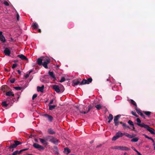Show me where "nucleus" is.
Returning a JSON list of instances; mask_svg holds the SVG:
<instances>
[{
  "label": "nucleus",
  "mask_w": 155,
  "mask_h": 155,
  "mask_svg": "<svg viewBox=\"0 0 155 155\" xmlns=\"http://www.w3.org/2000/svg\"><path fill=\"white\" fill-rule=\"evenodd\" d=\"M46 141L48 142V141L53 143L54 144H58V140L56 138L52 136L48 135L45 137Z\"/></svg>",
  "instance_id": "obj_1"
},
{
  "label": "nucleus",
  "mask_w": 155,
  "mask_h": 155,
  "mask_svg": "<svg viewBox=\"0 0 155 155\" xmlns=\"http://www.w3.org/2000/svg\"><path fill=\"white\" fill-rule=\"evenodd\" d=\"M21 143H22L21 142L18 141V140H14V143L8 147L9 151H13L14 148H16L17 146L21 145Z\"/></svg>",
  "instance_id": "obj_2"
},
{
  "label": "nucleus",
  "mask_w": 155,
  "mask_h": 155,
  "mask_svg": "<svg viewBox=\"0 0 155 155\" xmlns=\"http://www.w3.org/2000/svg\"><path fill=\"white\" fill-rule=\"evenodd\" d=\"M113 149H116L122 150H130V148L126 147H123V146H116L111 147Z\"/></svg>",
  "instance_id": "obj_3"
},
{
  "label": "nucleus",
  "mask_w": 155,
  "mask_h": 155,
  "mask_svg": "<svg viewBox=\"0 0 155 155\" xmlns=\"http://www.w3.org/2000/svg\"><path fill=\"white\" fill-rule=\"evenodd\" d=\"M92 81L93 79L91 77L88 78L87 80L84 79L80 83V85H82L86 84H89Z\"/></svg>",
  "instance_id": "obj_4"
},
{
  "label": "nucleus",
  "mask_w": 155,
  "mask_h": 155,
  "mask_svg": "<svg viewBox=\"0 0 155 155\" xmlns=\"http://www.w3.org/2000/svg\"><path fill=\"white\" fill-rule=\"evenodd\" d=\"M50 59H45L43 60L42 65L45 68H48V64L50 62Z\"/></svg>",
  "instance_id": "obj_5"
},
{
  "label": "nucleus",
  "mask_w": 155,
  "mask_h": 155,
  "mask_svg": "<svg viewBox=\"0 0 155 155\" xmlns=\"http://www.w3.org/2000/svg\"><path fill=\"white\" fill-rule=\"evenodd\" d=\"M144 128L150 132L151 134H155V133L153 131L154 129L150 127L148 125L145 124Z\"/></svg>",
  "instance_id": "obj_6"
},
{
  "label": "nucleus",
  "mask_w": 155,
  "mask_h": 155,
  "mask_svg": "<svg viewBox=\"0 0 155 155\" xmlns=\"http://www.w3.org/2000/svg\"><path fill=\"white\" fill-rule=\"evenodd\" d=\"M33 146L35 148H37L39 150H44V147L40 145L37 143H34Z\"/></svg>",
  "instance_id": "obj_7"
},
{
  "label": "nucleus",
  "mask_w": 155,
  "mask_h": 155,
  "mask_svg": "<svg viewBox=\"0 0 155 155\" xmlns=\"http://www.w3.org/2000/svg\"><path fill=\"white\" fill-rule=\"evenodd\" d=\"M136 121L137 122V123H135L137 125L139 126H140L141 127H144V126H145V124H144L142 123V124H141V120H140V119L139 118H137L136 119Z\"/></svg>",
  "instance_id": "obj_8"
},
{
  "label": "nucleus",
  "mask_w": 155,
  "mask_h": 155,
  "mask_svg": "<svg viewBox=\"0 0 155 155\" xmlns=\"http://www.w3.org/2000/svg\"><path fill=\"white\" fill-rule=\"evenodd\" d=\"M43 116L45 117L48 119V120L49 122L52 121L53 120V118L52 116L51 115H49L48 114H45Z\"/></svg>",
  "instance_id": "obj_9"
},
{
  "label": "nucleus",
  "mask_w": 155,
  "mask_h": 155,
  "mask_svg": "<svg viewBox=\"0 0 155 155\" xmlns=\"http://www.w3.org/2000/svg\"><path fill=\"white\" fill-rule=\"evenodd\" d=\"M28 148H25V149H23L21 150L20 151L18 150H16L14 151V152H13L12 153V155H16L17 154H20L22 153V152L23 151H25L26 150H28Z\"/></svg>",
  "instance_id": "obj_10"
},
{
  "label": "nucleus",
  "mask_w": 155,
  "mask_h": 155,
  "mask_svg": "<svg viewBox=\"0 0 155 155\" xmlns=\"http://www.w3.org/2000/svg\"><path fill=\"white\" fill-rule=\"evenodd\" d=\"M52 88L56 92L58 93L60 92V87L59 86L56 85H54L52 86Z\"/></svg>",
  "instance_id": "obj_11"
},
{
  "label": "nucleus",
  "mask_w": 155,
  "mask_h": 155,
  "mask_svg": "<svg viewBox=\"0 0 155 155\" xmlns=\"http://www.w3.org/2000/svg\"><path fill=\"white\" fill-rule=\"evenodd\" d=\"M44 139H41V138H39V140L43 144L47 145L48 144V143L46 142L45 137H44Z\"/></svg>",
  "instance_id": "obj_12"
},
{
  "label": "nucleus",
  "mask_w": 155,
  "mask_h": 155,
  "mask_svg": "<svg viewBox=\"0 0 155 155\" xmlns=\"http://www.w3.org/2000/svg\"><path fill=\"white\" fill-rule=\"evenodd\" d=\"M4 53L5 55L9 56L11 53V51L8 48H6L4 51Z\"/></svg>",
  "instance_id": "obj_13"
},
{
  "label": "nucleus",
  "mask_w": 155,
  "mask_h": 155,
  "mask_svg": "<svg viewBox=\"0 0 155 155\" xmlns=\"http://www.w3.org/2000/svg\"><path fill=\"white\" fill-rule=\"evenodd\" d=\"M47 132L48 134L53 135L56 134V132L51 128H49L47 130Z\"/></svg>",
  "instance_id": "obj_14"
},
{
  "label": "nucleus",
  "mask_w": 155,
  "mask_h": 155,
  "mask_svg": "<svg viewBox=\"0 0 155 155\" xmlns=\"http://www.w3.org/2000/svg\"><path fill=\"white\" fill-rule=\"evenodd\" d=\"M18 57H19V58H20L21 59L23 60H25L27 61H28V59L25 56L23 55V54H19L17 56Z\"/></svg>",
  "instance_id": "obj_15"
},
{
  "label": "nucleus",
  "mask_w": 155,
  "mask_h": 155,
  "mask_svg": "<svg viewBox=\"0 0 155 155\" xmlns=\"http://www.w3.org/2000/svg\"><path fill=\"white\" fill-rule=\"evenodd\" d=\"M93 108V107L92 106H91V105H89L88 106V108L87 110L86 111H80V113H82V114H87L88 113V112H89V111L90 110Z\"/></svg>",
  "instance_id": "obj_16"
},
{
  "label": "nucleus",
  "mask_w": 155,
  "mask_h": 155,
  "mask_svg": "<svg viewBox=\"0 0 155 155\" xmlns=\"http://www.w3.org/2000/svg\"><path fill=\"white\" fill-rule=\"evenodd\" d=\"M116 134L117 135V136L118 137V138L119 137H122V136L124 135H125V132L124 133H122L120 131H119L117 132Z\"/></svg>",
  "instance_id": "obj_17"
},
{
  "label": "nucleus",
  "mask_w": 155,
  "mask_h": 155,
  "mask_svg": "<svg viewBox=\"0 0 155 155\" xmlns=\"http://www.w3.org/2000/svg\"><path fill=\"white\" fill-rule=\"evenodd\" d=\"M44 87L45 86L44 85H42L41 87H39V86H38L37 87V91L43 92V89L44 88Z\"/></svg>",
  "instance_id": "obj_18"
},
{
  "label": "nucleus",
  "mask_w": 155,
  "mask_h": 155,
  "mask_svg": "<svg viewBox=\"0 0 155 155\" xmlns=\"http://www.w3.org/2000/svg\"><path fill=\"white\" fill-rule=\"evenodd\" d=\"M53 153L56 155H58L59 154L58 148L57 147H53Z\"/></svg>",
  "instance_id": "obj_19"
},
{
  "label": "nucleus",
  "mask_w": 155,
  "mask_h": 155,
  "mask_svg": "<svg viewBox=\"0 0 155 155\" xmlns=\"http://www.w3.org/2000/svg\"><path fill=\"white\" fill-rule=\"evenodd\" d=\"M48 74L51 77L53 78L54 79H56L55 74H54L53 72L49 71L48 72Z\"/></svg>",
  "instance_id": "obj_20"
},
{
  "label": "nucleus",
  "mask_w": 155,
  "mask_h": 155,
  "mask_svg": "<svg viewBox=\"0 0 155 155\" xmlns=\"http://www.w3.org/2000/svg\"><path fill=\"white\" fill-rule=\"evenodd\" d=\"M125 135L126 137H127L129 138H132L135 137V135L132 134L130 135L129 134H128L127 133L125 132Z\"/></svg>",
  "instance_id": "obj_21"
},
{
  "label": "nucleus",
  "mask_w": 155,
  "mask_h": 155,
  "mask_svg": "<svg viewBox=\"0 0 155 155\" xmlns=\"http://www.w3.org/2000/svg\"><path fill=\"white\" fill-rule=\"evenodd\" d=\"M3 33H2L0 35V40L1 41H2V42L4 43L5 42V38L4 35H2Z\"/></svg>",
  "instance_id": "obj_22"
},
{
  "label": "nucleus",
  "mask_w": 155,
  "mask_h": 155,
  "mask_svg": "<svg viewBox=\"0 0 155 155\" xmlns=\"http://www.w3.org/2000/svg\"><path fill=\"white\" fill-rule=\"evenodd\" d=\"M11 100H12L11 101V103L12 104L15 101L14 98H12V97H8L6 101L7 102H9L10 103V101Z\"/></svg>",
  "instance_id": "obj_23"
},
{
  "label": "nucleus",
  "mask_w": 155,
  "mask_h": 155,
  "mask_svg": "<svg viewBox=\"0 0 155 155\" xmlns=\"http://www.w3.org/2000/svg\"><path fill=\"white\" fill-rule=\"evenodd\" d=\"M5 95L8 96H12V97H14V94L12 91H9L7 92L6 93Z\"/></svg>",
  "instance_id": "obj_24"
},
{
  "label": "nucleus",
  "mask_w": 155,
  "mask_h": 155,
  "mask_svg": "<svg viewBox=\"0 0 155 155\" xmlns=\"http://www.w3.org/2000/svg\"><path fill=\"white\" fill-rule=\"evenodd\" d=\"M43 60L40 58H39L37 60V63L39 65H42Z\"/></svg>",
  "instance_id": "obj_25"
},
{
  "label": "nucleus",
  "mask_w": 155,
  "mask_h": 155,
  "mask_svg": "<svg viewBox=\"0 0 155 155\" xmlns=\"http://www.w3.org/2000/svg\"><path fill=\"white\" fill-rule=\"evenodd\" d=\"M121 115L120 114H118V115L115 116L114 117V122H116L117 121H118V120L119 118H120V117Z\"/></svg>",
  "instance_id": "obj_26"
},
{
  "label": "nucleus",
  "mask_w": 155,
  "mask_h": 155,
  "mask_svg": "<svg viewBox=\"0 0 155 155\" xmlns=\"http://www.w3.org/2000/svg\"><path fill=\"white\" fill-rule=\"evenodd\" d=\"M80 82L79 81H77L76 80H74L72 81L73 85L72 86H74L75 85H77L79 84H80Z\"/></svg>",
  "instance_id": "obj_27"
},
{
  "label": "nucleus",
  "mask_w": 155,
  "mask_h": 155,
  "mask_svg": "<svg viewBox=\"0 0 155 155\" xmlns=\"http://www.w3.org/2000/svg\"><path fill=\"white\" fill-rule=\"evenodd\" d=\"M108 118L109 120L108 122L110 123L113 119L114 117L111 114H110Z\"/></svg>",
  "instance_id": "obj_28"
},
{
  "label": "nucleus",
  "mask_w": 155,
  "mask_h": 155,
  "mask_svg": "<svg viewBox=\"0 0 155 155\" xmlns=\"http://www.w3.org/2000/svg\"><path fill=\"white\" fill-rule=\"evenodd\" d=\"M64 153H65L68 154L70 153L71 150L68 147H66L64 148Z\"/></svg>",
  "instance_id": "obj_29"
},
{
  "label": "nucleus",
  "mask_w": 155,
  "mask_h": 155,
  "mask_svg": "<svg viewBox=\"0 0 155 155\" xmlns=\"http://www.w3.org/2000/svg\"><path fill=\"white\" fill-rule=\"evenodd\" d=\"M129 101H130V103L133 104L134 106H135L136 107H137V104L135 103V102L132 99H130L129 100Z\"/></svg>",
  "instance_id": "obj_30"
},
{
  "label": "nucleus",
  "mask_w": 155,
  "mask_h": 155,
  "mask_svg": "<svg viewBox=\"0 0 155 155\" xmlns=\"http://www.w3.org/2000/svg\"><path fill=\"white\" fill-rule=\"evenodd\" d=\"M7 101H4L2 102V105L3 107H7L8 105V103H7Z\"/></svg>",
  "instance_id": "obj_31"
},
{
  "label": "nucleus",
  "mask_w": 155,
  "mask_h": 155,
  "mask_svg": "<svg viewBox=\"0 0 155 155\" xmlns=\"http://www.w3.org/2000/svg\"><path fill=\"white\" fill-rule=\"evenodd\" d=\"M143 112L148 117H150L151 114V112L149 111H143Z\"/></svg>",
  "instance_id": "obj_32"
},
{
  "label": "nucleus",
  "mask_w": 155,
  "mask_h": 155,
  "mask_svg": "<svg viewBox=\"0 0 155 155\" xmlns=\"http://www.w3.org/2000/svg\"><path fill=\"white\" fill-rule=\"evenodd\" d=\"M7 85H3L2 86L1 89L4 92H5V89L7 88Z\"/></svg>",
  "instance_id": "obj_33"
},
{
  "label": "nucleus",
  "mask_w": 155,
  "mask_h": 155,
  "mask_svg": "<svg viewBox=\"0 0 155 155\" xmlns=\"http://www.w3.org/2000/svg\"><path fill=\"white\" fill-rule=\"evenodd\" d=\"M95 107L96 108H97L98 110H99L102 108V105H101V104H98L97 105H96Z\"/></svg>",
  "instance_id": "obj_34"
},
{
  "label": "nucleus",
  "mask_w": 155,
  "mask_h": 155,
  "mask_svg": "<svg viewBox=\"0 0 155 155\" xmlns=\"http://www.w3.org/2000/svg\"><path fill=\"white\" fill-rule=\"evenodd\" d=\"M139 140L138 138L137 137H133L131 140L132 142H137Z\"/></svg>",
  "instance_id": "obj_35"
},
{
  "label": "nucleus",
  "mask_w": 155,
  "mask_h": 155,
  "mask_svg": "<svg viewBox=\"0 0 155 155\" xmlns=\"http://www.w3.org/2000/svg\"><path fill=\"white\" fill-rule=\"evenodd\" d=\"M56 105H49V109L50 110H52L56 107Z\"/></svg>",
  "instance_id": "obj_36"
},
{
  "label": "nucleus",
  "mask_w": 155,
  "mask_h": 155,
  "mask_svg": "<svg viewBox=\"0 0 155 155\" xmlns=\"http://www.w3.org/2000/svg\"><path fill=\"white\" fill-rule=\"evenodd\" d=\"M120 124H122V126L124 127H127V128H129V127L128 126H127L126 124L123 123V122H120Z\"/></svg>",
  "instance_id": "obj_37"
},
{
  "label": "nucleus",
  "mask_w": 155,
  "mask_h": 155,
  "mask_svg": "<svg viewBox=\"0 0 155 155\" xmlns=\"http://www.w3.org/2000/svg\"><path fill=\"white\" fill-rule=\"evenodd\" d=\"M135 109H136V112H137V113L139 114H140V113H141V110H140V109H137V106L136 107H135Z\"/></svg>",
  "instance_id": "obj_38"
},
{
  "label": "nucleus",
  "mask_w": 155,
  "mask_h": 155,
  "mask_svg": "<svg viewBox=\"0 0 155 155\" xmlns=\"http://www.w3.org/2000/svg\"><path fill=\"white\" fill-rule=\"evenodd\" d=\"M60 92L62 93L64 90V87L62 85H61V87H60Z\"/></svg>",
  "instance_id": "obj_39"
},
{
  "label": "nucleus",
  "mask_w": 155,
  "mask_h": 155,
  "mask_svg": "<svg viewBox=\"0 0 155 155\" xmlns=\"http://www.w3.org/2000/svg\"><path fill=\"white\" fill-rule=\"evenodd\" d=\"M32 26L34 28H37L38 27L37 23L35 22L32 25Z\"/></svg>",
  "instance_id": "obj_40"
},
{
  "label": "nucleus",
  "mask_w": 155,
  "mask_h": 155,
  "mask_svg": "<svg viewBox=\"0 0 155 155\" xmlns=\"http://www.w3.org/2000/svg\"><path fill=\"white\" fill-rule=\"evenodd\" d=\"M120 121H117L116 122H114V126L116 127H118L119 124H120Z\"/></svg>",
  "instance_id": "obj_41"
},
{
  "label": "nucleus",
  "mask_w": 155,
  "mask_h": 155,
  "mask_svg": "<svg viewBox=\"0 0 155 155\" xmlns=\"http://www.w3.org/2000/svg\"><path fill=\"white\" fill-rule=\"evenodd\" d=\"M118 137L117 136V135L115 134V136H114L112 138V140H116L118 139Z\"/></svg>",
  "instance_id": "obj_42"
},
{
  "label": "nucleus",
  "mask_w": 155,
  "mask_h": 155,
  "mask_svg": "<svg viewBox=\"0 0 155 155\" xmlns=\"http://www.w3.org/2000/svg\"><path fill=\"white\" fill-rule=\"evenodd\" d=\"M128 123L131 125L132 126H134V124L133 122L132 121L130 120H129L128 121Z\"/></svg>",
  "instance_id": "obj_43"
},
{
  "label": "nucleus",
  "mask_w": 155,
  "mask_h": 155,
  "mask_svg": "<svg viewBox=\"0 0 155 155\" xmlns=\"http://www.w3.org/2000/svg\"><path fill=\"white\" fill-rule=\"evenodd\" d=\"M14 88L15 89L17 90H20L21 89V87H14Z\"/></svg>",
  "instance_id": "obj_44"
},
{
  "label": "nucleus",
  "mask_w": 155,
  "mask_h": 155,
  "mask_svg": "<svg viewBox=\"0 0 155 155\" xmlns=\"http://www.w3.org/2000/svg\"><path fill=\"white\" fill-rule=\"evenodd\" d=\"M65 79L64 77H62L60 81V82H63L65 81Z\"/></svg>",
  "instance_id": "obj_45"
},
{
  "label": "nucleus",
  "mask_w": 155,
  "mask_h": 155,
  "mask_svg": "<svg viewBox=\"0 0 155 155\" xmlns=\"http://www.w3.org/2000/svg\"><path fill=\"white\" fill-rule=\"evenodd\" d=\"M37 94H35L33 95V97H32V100H34V99L36 97H37Z\"/></svg>",
  "instance_id": "obj_46"
},
{
  "label": "nucleus",
  "mask_w": 155,
  "mask_h": 155,
  "mask_svg": "<svg viewBox=\"0 0 155 155\" xmlns=\"http://www.w3.org/2000/svg\"><path fill=\"white\" fill-rule=\"evenodd\" d=\"M15 80V78H13L12 80H10V82L12 83H14Z\"/></svg>",
  "instance_id": "obj_47"
},
{
  "label": "nucleus",
  "mask_w": 155,
  "mask_h": 155,
  "mask_svg": "<svg viewBox=\"0 0 155 155\" xmlns=\"http://www.w3.org/2000/svg\"><path fill=\"white\" fill-rule=\"evenodd\" d=\"M17 64H13L12 67V69H14L17 66Z\"/></svg>",
  "instance_id": "obj_48"
},
{
  "label": "nucleus",
  "mask_w": 155,
  "mask_h": 155,
  "mask_svg": "<svg viewBox=\"0 0 155 155\" xmlns=\"http://www.w3.org/2000/svg\"><path fill=\"white\" fill-rule=\"evenodd\" d=\"M140 116L141 117H142L143 118H144V119H145V116L142 113V112H141V113H140Z\"/></svg>",
  "instance_id": "obj_49"
},
{
  "label": "nucleus",
  "mask_w": 155,
  "mask_h": 155,
  "mask_svg": "<svg viewBox=\"0 0 155 155\" xmlns=\"http://www.w3.org/2000/svg\"><path fill=\"white\" fill-rule=\"evenodd\" d=\"M4 4L6 6H8L9 5V4L7 2L5 1L4 3Z\"/></svg>",
  "instance_id": "obj_50"
},
{
  "label": "nucleus",
  "mask_w": 155,
  "mask_h": 155,
  "mask_svg": "<svg viewBox=\"0 0 155 155\" xmlns=\"http://www.w3.org/2000/svg\"><path fill=\"white\" fill-rule=\"evenodd\" d=\"M148 139H150V140H151L152 141V142H153V143L154 142V140L153 139V138H152V137H148Z\"/></svg>",
  "instance_id": "obj_51"
},
{
  "label": "nucleus",
  "mask_w": 155,
  "mask_h": 155,
  "mask_svg": "<svg viewBox=\"0 0 155 155\" xmlns=\"http://www.w3.org/2000/svg\"><path fill=\"white\" fill-rule=\"evenodd\" d=\"M131 114H132L134 116L135 115V114H136V112L133 111H131Z\"/></svg>",
  "instance_id": "obj_52"
},
{
  "label": "nucleus",
  "mask_w": 155,
  "mask_h": 155,
  "mask_svg": "<svg viewBox=\"0 0 155 155\" xmlns=\"http://www.w3.org/2000/svg\"><path fill=\"white\" fill-rule=\"evenodd\" d=\"M53 101L54 99H52L50 101V103H49V105H50V104H52L53 103Z\"/></svg>",
  "instance_id": "obj_53"
},
{
  "label": "nucleus",
  "mask_w": 155,
  "mask_h": 155,
  "mask_svg": "<svg viewBox=\"0 0 155 155\" xmlns=\"http://www.w3.org/2000/svg\"><path fill=\"white\" fill-rule=\"evenodd\" d=\"M17 20L18 21L19 20V16L18 14H17Z\"/></svg>",
  "instance_id": "obj_54"
},
{
  "label": "nucleus",
  "mask_w": 155,
  "mask_h": 155,
  "mask_svg": "<svg viewBox=\"0 0 155 155\" xmlns=\"http://www.w3.org/2000/svg\"><path fill=\"white\" fill-rule=\"evenodd\" d=\"M29 74H26L25 76V78H28L29 76Z\"/></svg>",
  "instance_id": "obj_55"
},
{
  "label": "nucleus",
  "mask_w": 155,
  "mask_h": 155,
  "mask_svg": "<svg viewBox=\"0 0 155 155\" xmlns=\"http://www.w3.org/2000/svg\"><path fill=\"white\" fill-rule=\"evenodd\" d=\"M17 72H18L19 74H21V71L20 70H18Z\"/></svg>",
  "instance_id": "obj_56"
},
{
  "label": "nucleus",
  "mask_w": 155,
  "mask_h": 155,
  "mask_svg": "<svg viewBox=\"0 0 155 155\" xmlns=\"http://www.w3.org/2000/svg\"><path fill=\"white\" fill-rule=\"evenodd\" d=\"M143 135H144V136L145 137V138H148V137L147 135L145 134H143Z\"/></svg>",
  "instance_id": "obj_57"
},
{
  "label": "nucleus",
  "mask_w": 155,
  "mask_h": 155,
  "mask_svg": "<svg viewBox=\"0 0 155 155\" xmlns=\"http://www.w3.org/2000/svg\"><path fill=\"white\" fill-rule=\"evenodd\" d=\"M33 71V70H31L29 72V74H30V73H31V72H32Z\"/></svg>",
  "instance_id": "obj_58"
},
{
  "label": "nucleus",
  "mask_w": 155,
  "mask_h": 155,
  "mask_svg": "<svg viewBox=\"0 0 155 155\" xmlns=\"http://www.w3.org/2000/svg\"><path fill=\"white\" fill-rule=\"evenodd\" d=\"M132 130H134V131H135V127L134 126H133V129H132Z\"/></svg>",
  "instance_id": "obj_59"
},
{
  "label": "nucleus",
  "mask_w": 155,
  "mask_h": 155,
  "mask_svg": "<svg viewBox=\"0 0 155 155\" xmlns=\"http://www.w3.org/2000/svg\"><path fill=\"white\" fill-rule=\"evenodd\" d=\"M131 148L134 151L136 149L134 147H131Z\"/></svg>",
  "instance_id": "obj_60"
},
{
  "label": "nucleus",
  "mask_w": 155,
  "mask_h": 155,
  "mask_svg": "<svg viewBox=\"0 0 155 155\" xmlns=\"http://www.w3.org/2000/svg\"><path fill=\"white\" fill-rule=\"evenodd\" d=\"M19 96H18V97L17 98V101H18V100H19Z\"/></svg>",
  "instance_id": "obj_61"
},
{
  "label": "nucleus",
  "mask_w": 155,
  "mask_h": 155,
  "mask_svg": "<svg viewBox=\"0 0 155 155\" xmlns=\"http://www.w3.org/2000/svg\"><path fill=\"white\" fill-rule=\"evenodd\" d=\"M138 155H142L141 153L139 152L137 153Z\"/></svg>",
  "instance_id": "obj_62"
},
{
  "label": "nucleus",
  "mask_w": 155,
  "mask_h": 155,
  "mask_svg": "<svg viewBox=\"0 0 155 155\" xmlns=\"http://www.w3.org/2000/svg\"><path fill=\"white\" fill-rule=\"evenodd\" d=\"M134 116L136 117H139V116L138 115H137V114L136 113V114H135V115H134Z\"/></svg>",
  "instance_id": "obj_63"
},
{
  "label": "nucleus",
  "mask_w": 155,
  "mask_h": 155,
  "mask_svg": "<svg viewBox=\"0 0 155 155\" xmlns=\"http://www.w3.org/2000/svg\"><path fill=\"white\" fill-rule=\"evenodd\" d=\"M124 155H128V154L127 153L125 152L124 153Z\"/></svg>",
  "instance_id": "obj_64"
}]
</instances>
